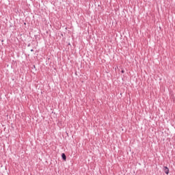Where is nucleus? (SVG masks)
Masks as SVG:
<instances>
[{
    "label": "nucleus",
    "mask_w": 175,
    "mask_h": 175,
    "mask_svg": "<svg viewBox=\"0 0 175 175\" xmlns=\"http://www.w3.org/2000/svg\"><path fill=\"white\" fill-rule=\"evenodd\" d=\"M163 171L165 173V174H169V168H167V167H164Z\"/></svg>",
    "instance_id": "f257e3e1"
},
{
    "label": "nucleus",
    "mask_w": 175,
    "mask_h": 175,
    "mask_svg": "<svg viewBox=\"0 0 175 175\" xmlns=\"http://www.w3.org/2000/svg\"><path fill=\"white\" fill-rule=\"evenodd\" d=\"M62 159H64V161H66V155L65 154V153H62Z\"/></svg>",
    "instance_id": "f03ea898"
},
{
    "label": "nucleus",
    "mask_w": 175,
    "mask_h": 175,
    "mask_svg": "<svg viewBox=\"0 0 175 175\" xmlns=\"http://www.w3.org/2000/svg\"><path fill=\"white\" fill-rule=\"evenodd\" d=\"M124 70H122V73H124Z\"/></svg>",
    "instance_id": "7ed1b4c3"
},
{
    "label": "nucleus",
    "mask_w": 175,
    "mask_h": 175,
    "mask_svg": "<svg viewBox=\"0 0 175 175\" xmlns=\"http://www.w3.org/2000/svg\"><path fill=\"white\" fill-rule=\"evenodd\" d=\"M31 51H33V50L31 49Z\"/></svg>",
    "instance_id": "20e7f679"
}]
</instances>
